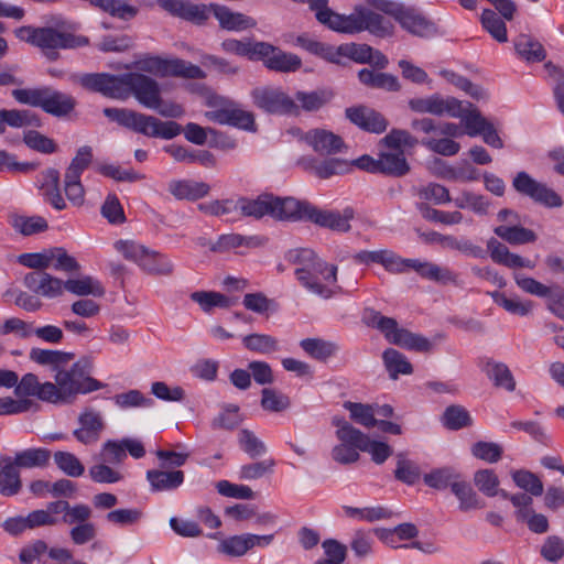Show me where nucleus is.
<instances>
[{
  "label": "nucleus",
  "instance_id": "1",
  "mask_svg": "<svg viewBox=\"0 0 564 564\" xmlns=\"http://www.w3.org/2000/svg\"><path fill=\"white\" fill-rule=\"evenodd\" d=\"M286 258L297 265L295 275L305 289L323 299L334 295L330 285L337 281L336 265L326 263L307 248L290 250Z\"/></svg>",
  "mask_w": 564,
  "mask_h": 564
},
{
  "label": "nucleus",
  "instance_id": "2",
  "mask_svg": "<svg viewBox=\"0 0 564 564\" xmlns=\"http://www.w3.org/2000/svg\"><path fill=\"white\" fill-rule=\"evenodd\" d=\"M318 22L333 31L346 34L368 31L377 36H387L393 29L390 21L364 6H356L354 11L346 15L334 12L327 4L324 11L319 12Z\"/></svg>",
  "mask_w": 564,
  "mask_h": 564
},
{
  "label": "nucleus",
  "instance_id": "3",
  "mask_svg": "<svg viewBox=\"0 0 564 564\" xmlns=\"http://www.w3.org/2000/svg\"><path fill=\"white\" fill-rule=\"evenodd\" d=\"M91 369L93 364L88 358L79 359L69 369H58L54 376V404L68 403L77 394L101 389L104 384L90 376Z\"/></svg>",
  "mask_w": 564,
  "mask_h": 564
},
{
  "label": "nucleus",
  "instance_id": "4",
  "mask_svg": "<svg viewBox=\"0 0 564 564\" xmlns=\"http://www.w3.org/2000/svg\"><path fill=\"white\" fill-rule=\"evenodd\" d=\"M104 115L120 126L152 138L173 139L182 132V127L175 121H161L126 108H105Z\"/></svg>",
  "mask_w": 564,
  "mask_h": 564
},
{
  "label": "nucleus",
  "instance_id": "5",
  "mask_svg": "<svg viewBox=\"0 0 564 564\" xmlns=\"http://www.w3.org/2000/svg\"><path fill=\"white\" fill-rule=\"evenodd\" d=\"M364 321L368 326L379 329L386 339L393 345L415 351H430L432 349V344L427 338L399 327L394 318L383 316L378 311L366 310Z\"/></svg>",
  "mask_w": 564,
  "mask_h": 564
},
{
  "label": "nucleus",
  "instance_id": "6",
  "mask_svg": "<svg viewBox=\"0 0 564 564\" xmlns=\"http://www.w3.org/2000/svg\"><path fill=\"white\" fill-rule=\"evenodd\" d=\"M140 72L159 77H181L186 79H203L205 72L197 65L181 58H162L160 56L144 55L133 63Z\"/></svg>",
  "mask_w": 564,
  "mask_h": 564
},
{
  "label": "nucleus",
  "instance_id": "7",
  "mask_svg": "<svg viewBox=\"0 0 564 564\" xmlns=\"http://www.w3.org/2000/svg\"><path fill=\"white\" fill-rule=\"evenodd\" d=\"M115 249L124 259L137 263L149 274L170 275L173 273L174 265L166 256L133 240H118L115 242Z\"/></svg>",
  "mask_w": 564,
  "mask_h": 564
},
{
  "label": "nucleus",
  "instance_id": "8",
  "mask_svg": "<svg viewBox=\"0 0 564 564\" xmlns=\"http://www.w3.org/2000/svg\"><path fill=\"white\" fill-rule=\"evenodd\" d=\"M120 100L131 95L140 105L149 109H158L162 104L160 84L142 73L121 74Z\"/></svg>",
  "mask_w": 564,
  "mask_h": 564
},
{
  "label": "nucleus",
  "instance_id": "9",
  "mask_svg": "<svg viewBox=\"0 0 564 564\" xmlns=\"http://www.w3.org/2000/svg\"><path fill=\"white\" fill-rule=\"evenodd\" d=\"M93 511L85 503L69 505L68 511L62 517L65 524L73 525L69 530L70 541L75 545H84L97 536V527L90 522Z\"/></svg>",
  "mask_w": 564,
  "mask_h": 564
},
{
  "label": "nucleus",
  "instance_id": "10",
  "mask_svg": "<svg viewBox=\"0 0 564 564\" xmlns=\"http://www.w3.org/2000/svg\"><path fill=\"white\" fill-rule=\"evenodd\" d=\"M253 105L267 113L297 115V104L280 88L258 87L251 91Z\"/></svg>",
  "mask_w": 564,
  "mask_h": 564
},
{
  "label": "nucleus",
  "instance_id": "11",
  "mask_svg": "<svg viewBox=\"0 0 564 564\" xmlns=\"http://www.w3.org/2000/svg\"><path fill=\"white\" fill-rule=\"evenodd\" d=\"M88 43V37L83 35L61 32L54 28H40L36 46L50 61H55L58 58L57 50L82 47Z\"/></svg>",
  "mask_w": 564,
  "mask_h": 564
},
{
  "label": "nucleus",
  "instance_id": "12",
  "mask_svg": "<svg viewBox=\"0 0 564 564\" xmlns=\"http://www.w3.org/2000/svg\"><path fill=\"white\" fill-rule=\"evenodd\" d=\"M513 188L521 195L530 197L545 207H560L562 199L552 188L538 182L527 172H519L512 181Z\"/></svg>",
  "mask_w": 564,
  "mask_h": 564
},
{
  "label": "nucleus",
  "instance_id": "13",
  "mask_svg": "<svg viewBox=\"0 0 564 564\" xmlns=\"http://www.w3.org/2000/svg\"><path fill=\"white\" fill-rule=\"evenodd\" d=\"M274 533L271 534H253V533H242L237 535H231L224 539L219 545L218 551L223 554L232 557H240L247 554L253 547H267L274 540Z\"/></svg>",
  "mask_w": 564,
  "mask_h": 564
},
{
  "label": "nucleus",
  "instance_id": "14",
  "mask_svg": "<svg viewBox=\"0 0 564 564\" xmlns=\"http://www.w3.org/2000/svg\"><path fill=\"white\" fill-rule=\"evenodd\" d=\"M355 217V210L346 207L341 212L322 209L312 205L308 209L307 220L317 226L328 228L338 232H347L350 230V220Z\"/></svg>",
  "mask_w": 564,
  "mask_h": 564
},
{
  "label": "nucleus",
  "instance_id": "15",
  "mask_svg": "<svg viewBox=\"0 0 564 564\" xmlns=\"http://www.w3.org/2000/svg\"><path fill=\"white\" fill-rule=\"evenodd\" d=\"M414 270L421 278L441 284H458V274L446 267H441L419 259H403L402 273Z\"/></svg>",
  "mask_w": 564,
  "mask_h": 564
},
{
  "label": "nucleus",
  "instance_id": "16",
  "mask_svg": "<svg viewBox=\"0 0 564 564\" xmlns=\"http://www.w3.org/2000/svg\"><path fill=\"white\" fill-rule=\"evenodd\" d=\"M78 83L85 89L100 93L106 97L119 99L121 96V74L90 73L76 76Z\"/></svg>",
  "mask_w": 564,
  "mask_h": 564
},
{
  "label": "nucleus",
  "instance_id": "17",
  "mask_svg": "<svg viewBox=\"0 0 564 564\" xmlns=\"http://www.w3.org/2000/svg\"><path fill=\"white\" fill-rule=\"evenodd\" d=\"M411 110L419 113H431L434 116H460L458 112L459 100L454 97L443 98L435 94L425 98H412L409 100Z\"/></svg>",
  "mask_w": 564,
  "mask_h": 564
},
{
  "label": "nucleus",
  "instance_id": "18",
  "mask_svg": "<svg viewBox=\"0 0 564 564\" xmlns=\"http://www.w3.org/2000/svg\"><path fill=\"white\" fill-rule=\"evenodd\" d=\"M297 165L322 180L343 175L350 171V163L348 161L336 158L318 161L313 156H302L299 159Z\"/></svg>",
  "mask_w": 564,
  "mask_h": 564
},
{
  "label": "nucleus",
  "instance_id": "19",
  "mask_svg": "<svg viewBox=\"0 0 564 564\" xmlns=\"http://www.w3.org/2000/svg\"><path fill=\"white\" fill-rule=\"evenodd\" d=\"M158 4L171 15L195 24H203L208 19L205 4H196L187 0H158Z\"/></svg>",
  "mask_w": 564,
  "mask_h": 564
},
{
  "label": "nucleus",
  "instance_id": "20",
  "mask_svg": "<svg viewBox=\"0 0 564 564\" xmlns=\"http://www.w3.org/2000/svg\"><path fill=\"white\" fill-rule=\"evenodd\" d=\"M393 19L415 36H429L435 33V25L423 17L416 9L400 3Z\"/></svg>",
  "mask_w": 564,
  "mask_h": 564
},
{
  "label": "nucleus",
  "instance_id": "21",
  "mask_svg": "<svg viewBox=\"0 0 564 564\" xmlns=\"http://www.w3.org/2000/svg\"><path fill=\"white\" fill-rule=\"evenodd\" d=\"M23 283L30 291L47 299L58 297L63 295L65 290V282L44 271H33L25 274Z\"/></svg>",
  "mask_w": 564,
  "mask_h": 564
},
{
  "label": "nucleus",
  "instance_id": "22",
  "mask_svg": "<svg viewBox=\"0 0 564 564\" xmlns=\"http://www.w3.org/2000/svg\"><path fill=\"white\" fill-rule=\"evenodd\" d=\"M346 117L359 127L370 133H382L388 128V121L377 110L367 106H357L346 109Z\"/></svg>",
  "mask_w": 564,
  "mask_h": 564
},
{
  "label": "nucleus",
  "instance_id": "23",
  "mask_svg": "<svg viewBox=\"0 0 564 564\" xmlns=\"http://www.w3.org/2000/svg\"><path fill=\"white\" fill-rule=\"evenodd\" d=\"M55 384L53 382L41 383L34 373H25L14 387V394L21 399L36 397L41 401L54 403Z\"/></svg>",
  "mask_w": 564,
  "mask_h": 564
},
{
  "label": "nucleus",
  "instance_id": "24",
  "mask_svg": "<svg viewBox=\"0 0 564 564\" xmlns=\"http://www.w3.org/2000/svg\"><path fill=\"white\" fill-rule=\"evenodd\" d=\"M312 206L308 202H301L292 197L279 198L272 196L271 216L279 220H307L308 209Z\"/></svg>",
  "mask_w": 564,
  "mask_h": 564
},
{
  "label": "nucleus",
  "instance_id": "25",
  "mask_svg": "<svg viewBox=\"0 0 564 564\" xmlns=\"http://www.w3.org/2000/svg\"><path fill=\"white\" fill-rule=\"evenodd\" d=\"M176 162L198 163L204 167L212 169L217 164L216 156L207 150L189 149L180 144H169L163 148Z\"/></svg>",
  "mask_w": 564,
  "mask_h": 564
},
{
  "label": "nucleus",
  "instance_id": "26",
  "mask_svg": "<svg viewBox=\"0 0 564 564\" xmlns=\"http://www.w3.org/2000/svg\"><path fill=\"white\" fill-rule=\"evenodd\" d=\"M487 249L490 253V258L494 262L511 268H528L533 269L535 267L534 262L530 259L522 258L519 254L510 252L508 247L498 241L495 238H490L487 241Z\"/></svg>",
  "mask_w": 564,
  "mask_h": 564
},
{
  "label": "nucleus",
  "instance_id": "27",
  "mask_svg": "<svg viewBox=\"0 0 564 564\" xmlns=\"http://www.w3.org/2000/svg\"><path fill=\"white\" fill-rule=\"evenodd\" d=\"M305 141L319 154H336L344 148L341 138L332 131L314 129L305 134Z\"/></svg>",
  "mask_w": 564,
  "mask_h": 564
},
{
  "label": "nucleus",
  "instance_id": "28",
  "mask_svg": "<svg viewBox=\"0 0 564 564\" xmlns=\"http://www.w3.org/2000/svg\"><path fill=\"white\" fill-rule=\"evenodd\" d=\"M80 427L73 432L75 438L85 444L96 443L99 440L104 423L99 413L86 410L78 417Z\"/></svg>",
  "mask_w": 564,
  "mask_h": 564
},
{
  "label": "nucleus",
  "instance_id": "29",
  "mask_svg": "<svg viewBox=\"0 0 564 564\" xmlns=\"http://www.w3.org/2000/svg\"><path fill=\"white\" fill-rule=\"evenodd\" d=\"M68 508L69 502L66 500L48 502L46 509L34 510L26 516L29 529L57 524L58 518L56 516H65V512L68 511Z\"/></svg>",
  "mask_w": 564,
  "mask_h": 564
},
{
  "label": "nucleus",
  "instance_id": "30",
  "mask_svg": "<svg viewBox=\"0 0 564 564\" xmlns=\"http://www.w3.org/2000/svg\"><path fill=\"white\" fill-rule=\"evenodd\" d=\"M458 112L460 116H451L460 119L465 127L464 133L469 137L480 135L488 129L490 122L481 116L480 111L471 102L459 101Z\"/></svg>",
  "mask_w": 564,
  "mask_h": 564
},
{
  "label": "nucleus",
  "instance_id": "31",
  "mask_svg": "<svg viewBox=\"0 0 564 564\" xmlns=\"http://www.w3.org/2000/svg\"><path fill=\"white\" fill-rule=\"evenodd\" d=\"M42 109L55 117H64L70 113L75 106L76 100L68 94L46 87L44 94Z\"/></svg>",
  "mask_w": 564,
  "mask_h": 564
},
{
  "label": "nucleus",
  "instance_id": "32",
  "mask_svg": "<svg viewBox=\"0 0 564 564\" xmlns=\"http://www.w3.org/2000/svg\"><path fill=\"white\" fill-rule=\"evenodd\" d=\"M202 246H208L213 252L224 253L239 247L256 248L262 245V240L257 236H242L239 234L221 235L215 242H200Z\"/></svg>",
  "mask_w": 564,
  "mask_h": 564
},
{
  "label": "nucleus",
  "instance_id": "33",
  "mask_svg": "<svg viewBox=\"0 0 564 564\" xmlns=\"http://www.w3.org/2000/svg\"><path fill=\"white\" fill-rule=\"evenodd\" d=\"M167 188L180 200H196L207 196L210 191L207 183L193 180H173L169 183Z\"/></svg>",
  "mask_w": 564,
  "mask_h": 564
},
{
  "label": "nucleus",
  "instance_id": "34",
  "mask_svg": "<svg viewBox=\"0 0 564 564\" xmlns=\"http://www.w3.org/2000/svg\"><path fill=\"white\" fill-rule=\"evenodd\" d=\"M22 480L19 469L10 456L0 458V495L13 497L21 491Z\"/></svg>",
  "mask_w": 564,
  "mask_h": 564
},
{
  "label": "nucleus",
  "instance_id": "35",
  "mask_svg": "<svg viewBox=\"0 0 564 564\" xmlns=\"http://www.w3.org/2000/svg\"><path fill=\"white\" fill-rule=\"evenodd\" d=\"M182 470L150 469L147 471V480L152 491H170L178 488L184 482Z\"/></svg>",
  "mask_w": 564,
  "mask_h": 564
},
{
  "label": "nucleus",
  "instance_id": "36",
  "mask_svg": "<svg viewBox=\"0 0 564 564\" xmlns=\"http://www.w3.org/2000/svg\"><path fill=\"white\" fill-rule=\"evenodd\" d=\"M215 18L223 29L242 31L256 25V21L240 12H234L225 6H212Z\"/></svg>",
  "mask_w": 564,
  "mask_h": 564
},
{
  "label": "nucleus",
  "instance_id": "37",
  "mask_svg": "<svg viewBox=\"0 0 564 564\" xmlns=\"http://www.w3.org/2000/svg\"><path fill=\"white\" fill-rule=\"evenodd\" d=\"M480 367L486 376L494 381L495 386L505 388L508 391L516 389V381L506 364L485 358L481 359Z\"/></svg>",
  "mask_w": 564,
  "mask_h": 564
},
{
  "label": "nucleus",
  "instance_id": "38",
  "mask_svg": "<svg viewBox=\"0 0 564 564\" xmlns=\"http://www.w3.org/2000/svg\"><path fill=\"white\" fill-rule=\"evenodd\" d=\"M29 357L32 361L39 365L51 366L52 370L57 373L58 369L65 367L74 358V354L59 350L32 348Z\"/></svg>",
  "mask_w": 564,
  "mask_h": 564
},
{
  "label": "nucleus",
  "instance_id": "39",
  "mask_svg": "<svg viewBox=\"0 0 564 564\" xmlns=\"http://www.w3.org/2000/svg\"><path fill=\"white\" fill-rule=\"evenodd\" d=\"M51 452L46 448H28L18 452L12 458L14 466L20 468H44L48 465Z\"/></svg>",
  "mask_w": 564,
  "mask_h": 564
},
{
  "label": "nucleus",
  "instance_id": "40",
  "mask_svg": "<svg viewBox=\"0 0 564 564\" xmlns=\"http://www.w3.org/2000/svg\"><path fill=\"white\" fill-rule=\"evenodd\" d=\"M494 232L496 236L513 246L525 245L536 240V235L533 230L516 224L498 226L494 229Z\"/></svg>",
  "mask_w": 564,
  "mask_h": 564
},
{
  "label": "nucleus",
  "instance_id": "41",
  "mask_svg": "<svg viewBox=\"0 0 564 564\" xmlns=\"http://www.w3.org/2000/svg\"><path fill=\"white\" fill-rule=\"evenodd\" d=\"M359 80L371 88L384 89L388 91L400 90V84L394 75L387 73H377L372 69L364 68L358 73Z\"/></svg>",
  "mask_w": 564,
  "mask_h": 564
},
{
  "label": "nucleus",
  "instance_id": "42",
  "mask_svg": "<svg viewBox=\"0 0 564 564\" xmlns=\"http://www.w3.org/2000/svg\"><path fill=\"white\" fill-rule=\"evenodd\" d=\"M332 423L337 427L336 436L340 443L355 446L361 451L368 437L366 434L354 427L343 417L335 416L333 417Z\"/></svg>",
  "mask_w": 564,
  "mask_h": 564
},
{
  "label": "nucleus",
  "instance_id": "43",
  "mask_svg": "<svg viewBox=\"0 0 564 564\" xmlns=\"http://www.w3.org/2000/svg\"><path fill=\"white\" fill-rule=\"evenodd\" d=\"M242 344L248 350L261 355H270L280 350V341L269 334L246 335L242 337Z\"/></svg>",
  "mask_w": 564,
  "mask_h": 564
},
{
  "label": "nucleus",
  "instance_id": "44",
  "mask_svg": "<svg viewBox=\"0 0 564 564\" xmlns=\"http://www.w3.org/2000/svg\"><path fill=\"white\" fill-rule=\"evenodd\" d=\"M32 124L39 126V120L29 110L0 108V134L6 132L7 126L22 128Z\"/></svg>",
  "mask_w": 564,
  "mask_h": 564
},
{
  "label": "nucleus",
  "instance_id": "45",
  "mask_svg": "<svg viewBox=\"0 0 564 564\" xmlns=\"http://www.w3.org/2000/svg\"><path fill=\"white\" fill-rule=\"evenodd\" d=\"M410 167L402 151L381 153L379 156V172L402 176L409 172Z\"/></svg>",
  "mask_w": 564,
  "mask_h": 564
},
{
  "label": "nucleus",
  "instance_id": "46",
  "mask_svg": "<svg viewBox=\"0 0 564 564\" xmlns=\"http://www.w3.org/2000/svg\"><path fill=\"white\" fill-rule=\"evenodd\" d=\"M237 209L243 216L261 218L264 215L271 216L272 195H261L257 199H239L236 203Z\"/></svg>",
  "mask_w": 564,
  "mask_h": 564
},
{
  "label": "nucleus",
  "instance_id": "47",
  "mask_svg": "<svg viewBox=\"0 0 564 564\" xmlns=\"http://www.w3.org/2000/svg\"><path fill=\"white\" fill-rule=\"evenodd\" d=\"M300 346L308 356L322 361L334 356L338 350V346L334 341L322 338L302 339Z\"/></svg>",
  "mask_w": 564,
  "mask_h": 564
},
{
  "label": "nucleus",
  "instance_id": "48",
  "mask_svg": "<svg viewBox=\"0 0 564 564\" xmlns=\"http://www.w3.org/2000/svg\"><path fill=\"white\" fill-rule=\"evenodd\" d=\"M460 477V474L454 467H442L425 474L423 479L429 487L443 490L447 487L453 489V482L458 481Z\"/></svg>",
  "mask_w": 564,
  "mask_h": 564
},
{
  "label": "nucleus",
  "instance_id": "49",
  "mask_svg": "<svg viewBox=\"0 0 564 564\" xmlns=\"http://www.w3.org/2000/svg\"><path fill=\"white\" fill-rule=\"evenodd\" d=\"M64 288L77 296H101L105 293L102 285L89 275L80 279H68L65 281Z\"/></svg>",
  "mask_w": 564,
  "mask_h": 564
},
{
  "label": "nucleus",
  "instance_id": "50",
  "mask_svg": "<svg viewBox=\"0 0 564 564\" xmlns=\"http://www.w3.org/2000/svg\"><path fill=\"white\" fill-rule=\"evenodd\" d=\"M302 66L301 58L293 54L281 51L275 47L272 56L267 61V67L274 72L292 73L300 69Z\"/></svg>",
  "mask_w": 564,
  "mask_h": 564
},
{
  "label": "nucleus",
  "instance_id": "51",
  "mask_svg": "<svg viewBox=\"0 0 564 564\" xmlns=\"http://www.w3.org/2000/svg\"><path fill=\"white\" fill-rule=\"evenodd\" d=\"M514 47L519 56L528 62H541L545 58V50L542 44L528 35H519Z\"/></svg>",
  "mask_w": 564,
  "mask_h": 564
},
{
  "label": "nucleus",
  "instance_id": "52",
  "mask_svg": "<svg viewBox=\"0 0 564 564\" xmlns=\"http://www.w3.org/2000/svg\"><path fill=\"white\" fill-rule=\"evenodd\" d=\"M382 358L392 379H397L399 375H411L413 372L412 365L406 357L393 348L384 350Z\"/></svg>",
  "mask_w": 564,
  "mask_h": 564
},
{
  "label": "nucleus",
  "instance_id": "53",
  "mask_svg": "<svg viewBox=\"0 0 564 564\" xmlns=\"http://www.w3.org/2000/svg\"><path fill=\"white\" fill-rule=\"evenodd\" d=\"M453 494L459 500V509L462 511H468L471 509H480L484 507V503L478 498L477 494L473 490L470 485L462 479L453 482Z\"/></svg>",
  "mask_w": 564,
  "mask_h": 564
},
{
  "label": "nucleus",
  "instance_id": "54",
  "mask_svg": "<svg viewBox=\"0 0 564 564\" xmlns=\"http://www.w3.org/2000/svg\"><path fill=\"white\" fill-rule=\"evenodd\" d=\"M332 97L333 94L327 90L297 91L294 101L297 104L299 110L316 111L327 104Z\"/></svg>",
  "mask_w": 564,
  "mask_h": 564
},
{
  "label": "nucleus",
  "instance_id": "55",
  "mask_svg": "<svg viewBox=\"0 0 564 564\" xmlns=\"http://www.w3.org/2000/svg\"><path fill=\"white\" fill-rule=\"evenodd\" d=\"M344 408L350 412V417L356 423L365 427H373L378 423V420L375 417V405L347 401L344 403Z\"/></svg>",
  "mask_w": 564,
  "mask_h": 564
},
{
  "label": "nucleus",
  "instance_id": "56",
  "mask_svg": "<svg viewBox=\"0 0 564 564\" xmlns=\"http://www.w3.org/2000/svg\"><path fill=\"white\" fill-rule=\"evenodd\" d=\"M442 422L448 430L457 431L470 426L473 420L468 411L462 405H449L442 415Z\"/></svg>",
  "mask_w": 564,
  "mask_h": 564
},
{
  "label": "nucleus",
  "instance_id": "57",
  "mask_svg": "<svg viewBox=\"0 0 564 564\" xmlns=\"http://www.w3.org/2000/svg\"><path fill=\"white\" fill-rule=\"evenodd\" d=\"M296 44L307 52L321 56L322 58L332 62V63H338L339 62V53L335 52V48L333 46L326 45L324 43H321L316 40H313L306 35H300L296 39Z\"/></svg>",
  "mask_w": 564,
  "mask_h": 564
},
{
  "label": "nucleus",
  "instance_id": "58",
  "mask_svg": "<svg viewBox=\"0 0 564 564\" xmlns=\"http://www.w3.org/2000/svg\"><path fill=\"white\" fill-rule=\"evenodd\" d=\"M481 24L484 29L498 42L508 41L507 26L503 20L490 9H485L481 13Z\"/></svg>",
  "mask_w": 564,
  "mask_h": 564
},
{
  "label": "nucleus",
  "instance_id": "59",
  "mask_svg": "<svg viewBox=\"0 0 564 564\" xmlns=\"http://www.w3.org/2000/svg\"><path fill=\"white\" fill-rule=\"evenodd\" d=\"M512 480L520 489L532 496L539 497L543 494L544 487L541 479L530 470L518 469L511 473Z\"/></svg>",
  "mask_w": 564,
  "mask_h": 564
},
{
  "label": "nucleus",
  "instance_id": "60",
  "mask_svg": "<svg viewBox=\"0 0 564 564\" xmlns=\"http://www.w3.org/2000/svg\"><path fill=\"white\" fill-rule=\"evenodd\" d=\"M12 226L23 236L43 232L48 228L46 219L41 216H14Z\"/></svg>",
  "mask_w": 564,
  "mask_h": 564
},
{
  "label": "nucleus",
  "instance_id": "61",
  "mask_svg": "<svg viewBox=\"0 0 564 564\" xmlns=\"http://www.w3.org/2000/svg\"><path fill=\"white\" fill-rule=\"evenodd\" d=\"M494 302L513 315L525 316L532 310L530 301L522 302L517 297H508L505 293L495 291L488 292Z\"/></svg>",
  "mask_w": 564,
  "mask_h": 564
},
{
  "label": "nucleus",
  "instance_id": "62",
  "mask_svg": "<svg viewBox=\"0 0 564 564\" xmlns=\"http://www.w3.org/2000/svg\"><path fill=\"white\" fill-rule=\"evenodd\" d=\"M228 126L246 131H256L257 129L253 113L240 108L230 100L228 104Z\"/></svg>",
  "mask_w": 564,
  "mask_h": 564
},
{
  "label": "nucleus",
  "instance_id": "63",
  "mask_svg": "<svg viewBox=\"0 0 564 564\" xmlns=\"http://www.w3.org/2000/svg\"><path fill=\"white\" fill-rule=\"evenodd\" d=\"M421 476L419 466L408 459L404 454L400 453L397 455V468L394 470V477L406 485H414Z\"/></svg>",
  "mask_w": 564,
  "mask_h": 564
},
{
  "label": "nucleus",
  "instance_id": "64",
  "mask_svg": "<svg viewBox=\"0 0 564 564\" xmlns=\"http://www.w3.org/2000/svg\"><path fill=\"white\" fill-rule=\"evenodd\" d=\"M474 484L487 497H495L499 492V478L492 469H480L474 474Z\"/></svg>",
  "mask_w": 564,
  "mask_h": 564
}]
</instances>
